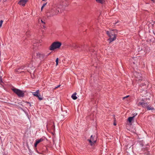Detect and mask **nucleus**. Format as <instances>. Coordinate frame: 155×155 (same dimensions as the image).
Here are the masks:
<instances>
[{
  "label": "nucleus",
  "mask_w": 155,
  "mask_h": 155,
  "mask_svg": "<svg viewBox=\"0 0 155 155\" xmlns=\"http://www.w3.org/2000/svg\"><path fill=\"white\" fill-rule=\"evenodd\" d=\"M65 6L63 4L62 2H60L53 7L51 11L46 13L48 17H50L57 15L61 12V11L64 8Z\"/></svg>",
  "instance_id": "obj_1"
},
{
  "label": "nucleus",
  "mask_w": 155,
  "mask_h": 155,
  "mask_svg": "<svg viewBox=\"0 0 155 155\" xmlns=\"http://www.w3.org/2000/svg\"><path fill=\"white\" fill-rule=\"evenodd\" d=\"M106 33L109 38L108 40L110 43L114 41L116 39V34L114 32V31L112 30L110 31H107Z\"/></svg>",
  "instance_id": "obj_2"
},
{
  "label": "nucleus",
  "mask_w": 155,
  "mask_h": 155,
  "mask_svg": "<svg viewBox=\"0 0 155 155\" xmlns=\"http://www.w3.org/2000/svg\"><path fill=\"white\" fill-rule=\"evenodd\" d=\"M61 45V42L56 41L52 43L49 47V49L50 51H53L55 49H59Z\"/></svg>",
  "instance_id": "obj_3"
},
{
  "label": "nucleus",
  "mask_w": 155,
  "mask_h": 155,
  "mask_svg": "<svg viewBox=\"0 0 155 155\" xmlns=\"http://www.w3.org/2000/svg\"><path fill=\"white\" fill-rule=\"evenodd\" d=\"M12 91L19 97H23L24 96V92L21 90L14 88L12 89Z\"/></svg>",
  "instance_id": "obj_4"
},
{
  "label": "nucleus",
  "mask_w": 155,
  "mask_h": 155,
  "mask_svg": "<svg viewBox=\"0 0 155 155\" xmlns=\"http://www.w3.org/2000/svg\"><path fill=\"white\" fill-rule=\"evenodd\" d=\"M32 93L34 96L37 97L39 100L41 101L43 99V98L40 95L39 90H37L35 92H32Z\"/></svg>",
  "instance_id": "obj_5"
},
{
  "label": "nucleus",
  "mask_w": 155,
  "mask_h": 155,
  "mask_svg": "<svg viewBox=\"0 0 155 155\" xmlns=\"http://www.w3.org/2000/svg\"><path fill=\"white\" fill-rule=\"evenodd\" d=\"M97 140V138L96 137L92 135L91 136L90 139L88 140L89 142L90 143L91 145H92Z\"/></svg>",
  "instance_id": "obj_6"
},
{
  "label": "nucleus",
  "mask_w": 155,
  "mask_h": 155,
  "mask_svg": "<svg viewBox=\"0 0 155 155\" xmlns=\"http://www.w3.org/2000/svg\"><path fill=\"white\" fill-rule=\"evenodd\" d=\"M36 56L38 58L40 59V60L43 59L47 57L48 55H46L44 54L40 53L38 52L36 53Z\"/></svg>",
  "instance_id": "obj_7"
},
{
  "label": "nucleus",
  "mask_w": 155,
  "mask_h": 155,
  "mask_svg": "<svg viewBox=\"0 0 155 155\" xmlns=\"http://www.w3.org/2000/svg\"><path fill=\"white\" fill-rule=\"evenodd\" d=\"M22 67H21V69H24L25 70H26L27 71H28V72L31 71V70H33L34 68V67L32 65V64H30L29 65H28L27 69L26 68H25L26 67H23V68Z\"/></svg>",
  "instance_id": "obj_8"
},
{
  "label": "nucleus",
  "mask_w": 155,
  "mask_h": 155,
  "mask_svg": "<svg viewBox=\"0 0 155 155\" xmlns=\"http://www.w3.org/2000/svg\"><path fill=\"white\" fill-rule=\"evenodd\" d=\"M134 75L136 78H137L136 80L139 81L142 80L141 74L139 73L135 72L134 73Z\"/></svg>",
  "instance_id": "obj_9"
},
{
  "label": "nucleus",
  "mask_w": 155,
  "mask_h": 155,
  "mask_svg": "<svg viewBox=\"0 0 155 155\" xmlns=\"http://www.w3.org/2000/svg\"><path fill=\"white\" fill-rule=\"evenodd\" d=\"M28 0H19L18 3L22 6H24Z\"/></svg>",
  "instance_id": "obj_10"
},
{
  "label": "nucleus",
  "mask_w": 155,
  "mask_h": 155,
  "mask_svg": "<svg viewBox=\"0 0 155 155\" xmlns=\"http://www.w3.org/2000/svg\"><path fill=\"white\" fill-rule=\"evenodd\" d=\"M137 115V114H134V116L133 117H130L128 118V121L129 123H131V121L133 120L134 119V117L135 116H136Z\"/></svg>",
  "instance_id": "obj_11"
},
{
  "label": "nucleus",
  "mask_w": 155,
  "mask_h": 155,
  "mask_svg": "<svg viewBox=\"0 0 155 155\" xmlns=\"http://www.w3.org/2000/svg\"><path fill=\"white\" fill-rule=\"evenodd\" d=\"M144 103V102H143V101H137V104L138 106H139L140 105H141V106H142Z\"/></svg>",
  "instance_id": "obj_12"
},
{
  "label": "nucleus",
  "mask_w": 155,
  "mask_h": 155,
  "mask_svg": "<svg viewBox=\"0 0 155 155\" xmlns=\"http://www.w3.org/2000/svg\"><path fill=\"white\" fill-rule=\"evenodd\" d=\"M77 93H74L71 96L72 98L74 100H76L77 98L76 96Z\"/></svg>",
  "instance_id": "obj_13"
},
{
  "label": "nucleus",
  "mask_w": 155,
  "mask_h": 155,
  "mask_svg": "<svg viewBox=\"0 0 155 155\" xmlns=\"http://www.w3.org/2000/svg\"><path fill=\"white\" fill-rule=\"evenodd\" d=\"M96 2L101 4H103L104 2V0H96Z\"/></svg>",
  "instance_id": "obj_14"
},
{
  "label": "nucleus",
  "mask_w": 155,
  "mask_h": 155,
  "mask_svg": "<svg viewBox=\"0 0 155 155\" xmlns=\"http://www.w3.org/2000/svg\"><path fill=\"white\" fill-rule=\"evenodd\" d=\"M43 139L42 138H41L40 139L36 140L35 142L38 144L40 142L43 141Z\"/></svg>",
  "instance_id": "obj_15"
},
{
  "label": "nucleus",
  "mask_w": 155,
  "mask_h": 155,
  "mask_svg": "<svg viewBox=\"0 0 155 155\" xmlns=\"http://www.w3.org/2000/svg\"><path fill=\"white\" fill-rule=\"evenodd\" d=\"M147 107L148 110H154V108L152 107L151 106H147Z\"/></svg>",
  "instance_id": "obj_16"
},
{
  "label": "nucleus",
  "mask_w": 155,
  "mask_h": 155,
  "mask_svg": "<svg viewBox=\"0 0 155 155\" xmlns=\"http://www.w3.org/2000/svg\"><path fill=\"white\" fill-rule=\"evenodd\" d=\"M147 105L148 104L147 103H144L142 106L144 107H146Z\"/></svg>",
  "instance_id": "obj_17"
},
{
  "label": "nucleus",
  "mask_w": 155,
  "mask_h": 155,
  "mask_svg": "<svg viewBox=\"0 0 155 155\" xmlns=\"http://www.w3.org/2000/svg\"><path fill=\"white\" fill-rule=\"evenodd\" d=\"M47 4V3H44L42 6L41 8V11H42L43 8Z\"/></svg>",
  "instance_id": "obj_18"
},
{
  "label": "nucleus",
  "mask_w": 155,
  "mask_h": 155,
  "mask_svg": "<svg viewBox=\"0 0 155 155\" xmlns=\"http://www.w3.org/2000/svg\"><path fill=\"white\" fill-rule=\"evenodd\" d=\"M58 61H59L58 58H57L56 59V61H55V62H56V66H57L58 64Z\"/></svg>",
  "instance_id": "obj_19"
},
{
  "label": "nucleus",
  "mask_w": 155,
  "mask_h": 155,
  "mask_svg": "<svg viewBox=\"0 0 155 155\" xmlns=\"http://www.w3.org/2000/svg\"><path fill=\"white\" fill-rule=\"evenodd\" d=\"M3 22V21L2 20H1L0 21V28H1L2 27Z\"/></svg>",
  "instance_id": "obj_20"
},
{
  "label": "nucleus",
  "mask_w": 155,
  "mask_h": 155,
  "mask_svg": "<svg viewBox=\"0 0 155 155\" xmlns=\"http://www.w3.org/2000/svg\"><path fill=\"white\" fill-rule=\"evenodd\" d=\"M129 96V95L127 96H125V97H123V99H124L125 98H127Z\"/></svg>",
  "instance_id": "obj_21"
},
{
  "label": "nucleus",
  "mask_w": 155,
  "mask_h": 155,
  "mask_svg": "<svg viewBox=\"0 0 155 155\" xmlns=\"http://www.w3.org/2000/svg\"><path fill=\"white\" fill-rule=\"evenodd\" d=\"M41 23H42L43 24H45V22L44 21L42 20H41Z\"/></svg>",
  "instance_id": "obj_22"
},
{
  "label": "nucleus",
  "mask_w": 155,
  "mask_h": 155,
  "mask_svg": "<svg viewBox=\"0 0 155 155\" xmlns=\"http://www.w3.org/2000/svg\"><path fill=\"white\" fill-rule=\"evenodd\" d=\"M38 144L36 142L35 143V144H34V146L35 147H36L37 146V145Z\"/></svg>",
  "instance_id": "obj_23"
},
{
  "label": "nucleus",
  "mask_w": 155,
  "mask_h": 155,
  "mask_svg": "<svg viewBox=\"0 0 155 155\" xmlns=\"http://www.w3.org/2000/svg\"><path fill=\"white\" fill-rule=\"evenodd\" d=\"M60 85H58L56 87H55V88H58V87H60Z\"/></svg>",
  "instance_id": "obj_24"
},
{
  "label": "nucleus",
  "mask_w": 155,
  "mask_h": 155,
  "mask_svg": "<svg viewBox=\"0 0 155 155\" xmlns=\"http://www.w3.org/2000/svg\"><path fill=\"white\" fill-rule=\"evenodd\" d=\"M114 125H116V123H114Z\"/></svg>",
  "instance_id": "obj_25"
},
{
  "label": "nucleus",
  "mask_w": 155,
  "mask_h": 155,
  "mask_svg": "<svg viewBox=\"0 0 155 155\" xmlns=\"http://www.w3.org/2000/svg\"><path fill=\"white\" fill-rule=\"evenodd\" d=\"M64 112L66 113V115H67V112H66V111H65V112Z\"/></svg>",
  "instance_id": "obj_26"
},
{
  "label": "nucleus",
  "mask_w": 155,
  "mask_h": 155,
  "mask_svg": "<svg viewBox=\"0 0 155 155\" xmlns=\"http://www.w3.org/2000/svg\"><path fill=\"white\" fill-rule=\"evenodd\" d=\"M42 0V1H45L46 0Z\"/></svg>",
  "instance_id": "obj_27"
},
{
  "label": "nucleus",
  "mask_w": 155,
  "mask_h": 155,
  "mask_svg": "<svg viewBox=\"0 0 155 155\" xmlns=\"http://www.w3.org/2000/svg\"><path fill=\"white\" fill-rule=\"evenodd\" d=\"M41 42V40L40 41V42Z\"/></svg>",
  "instance_id": "obj_28"
},
{
  "label": "nucleus",
  "mask_w": 155,
  "mask_h": 155,
  "mask_svg": "<svg viewBox=\"0 0 155 155\" xmlns=\"http://www.w3.org/2000/svg\"><path fill=\"white\" fill-rule=\"evenodd\" d=\"M152 1L154 2V0H151Z\"/></svg>",
  "instance_id": "obj_29"
},
{
  "label": "nucleus",
  "mask_w": 155,
  "mask_h": 155,
  "mask_svg": "<svg viewBox=\"0 0 155 155\" xmlns=\"http://www.w3.org/2000/svg\"><path fill=\"white\" fill-rule=\"evenodd\" d=\"M49 54H50V53H49ZM48 55H49V54L48 55H47L48 56Z\"/></svg>",
  "instance_id": "obj_30"
}]
</instances>
